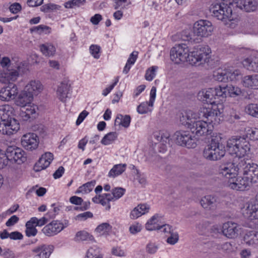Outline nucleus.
<instances>
[{"mask_svg":"<svg viewBox=\"0 0 258 258\" xmlns=\"http://www.w3.org/2000/svg\"><path fill=\"white\" fill-rule=\"evenodd\" d=\"M243 67L251 71L258 72V57H249L242 61Z\"/></svg>","mask_w":258,"mask_h":258,"instance_id":"obj_30","label":"nucleus"},{"mask_svg":"<svg viewBox=\"0 0 258 258\" xmlns=\"http://www.w3.org/2000/svg\"><path fill=\"white\" fill-rule=\"evenodd\" d=\"M38 107L35 105H27L25 111H22L21 116L23 120H27L30 118H33L35 117L36 110Z\"/></svg>","mask_w":258,"mask_h":258,"instance_id":"obj_35","label":"nucleus"},{"mask_svg":"<svg viewBox=\"0 0 258 258\" xmlns=\"http://www.w3.org/2000/svg\"><path fill=\"white\" fill-rule=\"evenodd\" d=\"M241 84L245 88L258 89V74L244 76L242 79Z\"/></svg>","mask_w":258,"mask_h":258,"instance_id":"obj_24","label":"nucleus"},{"mask_svg":"<svg viewBox=\"0 0 258 258\" xmlns=\"http://www.w3.org/2000/svg\"><path fill=\"white\" fill-rule=\"evenodd\" d=\"M158 67L152 66L149 68L146 72L145 79L149 81H152L156 75V72L158 70Z\"/></svg>","mask_w":258,"mask_h":258,"instance_id":"obj_49","label":"nucleus"},{"mask_svg":"<svg viewBox=\"0 0 258 258\" xmlns=\"http://www.w3.org/2000/svg\"><path fill=\"white\" fill-rule=\"evenodd\" d=\"M227 75V71L225 70H219L214 73L213 78L216 81L226 82L228 81Z\"/></svg>","mask_w":258,"mask_h":258,"instance_id":"obj_40","label":"nucleus"},{"mask_svg":"<svg viewBox=\"0 0 258 258\" xmlns=\"http://www.w3.org/2000/svg\"><path fill=\"white\" fill-rule=\"evenodd\" d=\"M50 28L47 26L40 25L38 26L33 27L30 30L32 32H35L39 34L45 32V33H50Z\"/></svg>","mask_w":258,"mask_h":258,"instance_id":"obj_51","label":"nucleus"},{"mask_svg":"<svg viewBox=\"0 0 258 258\" xmlns=\"http://www.w3.org/2000/svg\"><path fill=\"white\" fill-rule=\"evenodd\" d=\"M211 50L207 46H194L189 50L187 62L191 65L199 66L205 62H208L211 57Z\"/></svg>","mask_w":258,"mask_h":258,"instance_id":"obj_5","label":"nucleus"},{"mask_svg":"<svg viewBox=\"0 0 258 258\" xmlns=\"http://www.w3.org/2000/svg\"><path fill=\"white\" fill-rule=\"evenodd\" d=\"M40 49L41 52L46 56H53L55 52V47L49 43L43 44L40 45Z\"/></svg>","mask_w":258,"mask_h":258,"instance_id":"obj_38","label":"nucleus"},{"mask_svg":"<svg viewBox=\"0 0 258 258\" xmlns=\"http://www.w3.org/2000/svg\"><path fill=\"white\" fill-rule=\"evenodd\" d=\"M0 121V133L3 135L10 136L16 133L20 128L19 123L17 120Z\"/></svg>","mask_w":258,"mask_h":258,"instance_id":"obj_15","label":"nucleus"},{"mask_svg":"<svg viewBox=\"0 0 258 258\" xmlns=\"http://www.w3.org/2000/svg\"><path fill=\"white\" fill-rule=\"evenodd\" d=\"M9 165L6 152L0 149V169H3Z\"/></svg>","mask_w":258,"mask_h":258,"instance_id":"obj_52","label":"nucleus"},{"mask_svg":"<svg viewBox=\"0 0 258 258\" xmlns=\"http://www.w3.org/2000/svg\"><path fill=\"white\" fill-rule=\"evenodd\" d=\"M18 93V89L17 86L9 83L8 85L2 88L0 90V99L2 101H8L14 99Z\"/></svg>","mask_w":258,"mask_h":258,"instance_id":"obj_13","label":"nucleus"},{"mask_svg":"<svg viewBox=\"0 0 258 258\" xmlns=\"http://www.w3.org/2000/svg\"><path fill=\"white\" fill-rule=\"evenodd\" d=\"M33 96L25 89L18 96L16 100L17 105L21 107L27 106L33 100Z\"/></svg>","mask_w":258,"mask_h":258,"instance_id":"obj_26","label":"nucleus"},{"mask_svg":"<svg viewBox=\"0 0 258 258\" xmlns=\"http://www.w3.org/2000/svg\"><path fill=\"white\" fill-rule=\"evenodd\" d=\"M239 179L237 176L231 177L227 181V185L231 189L238 190Z\"/></svg>","mask_w":258,"mask_h":258,"instance_id":"obj_50","label":"nucleus"},{"mask_svg":"<svg viewBox=\"0 0 258 258\" xmlns=\"http://www.w3.org/2000/svg\"><path fill=\"white\" fill-rule=\"evenodd\" d=\"M240 171L251 183L258 181V165L254 163H246L244 160L239 161Z\"/></svg>","mask_w":258,"mask_h":258,"instance_id":"obj_8","label":"nucleus"},{"mask_svg":"<svg viewBox=\"0 0 258 258\" xmlns=\"http://www.w3.org/2000/svg\"><path fill=\"white\" fill-rule=\"evenodd\" d=\"M96 184L95 180H92L88 182L83 185L79 187L78 189L77 190V193L82 192V193H88L92 190L93 187L95 186Z\"/></svg>","mask_w":258,"mask_h":258,"instance_id":"obj_39","label":"nucleus"},{"mask_svg":"<svg viewBox=\"0 0 258 258\" xmlns=\"http://www.w3.org/2000/svg\"><path fill=\"white\" fill-rule=\"evenodd\" d=\"M5 152L9 163L11 162L21 164L26 160L24 151L20 148L10 146Z\"/></svg>","mask_w":258,"mask_h":258,"instance_id":"obj_12","label":"nucleus"},{"mask_svg":"<svg viewBox=\"0 0 258 258\" xmlns=\"http://www.w3.org/2000/svg\"><path fill=\"white\" fill-rule=\"evenodd\" d=\"M213 90L215 92L214 95L216 99L219 97H226L227 96L226 86L223 87L219 86V87L214 88Z\"/></svg>","mask_w":258,"mask_h":258,"instance_id":"obj_46","label":"nucleus"},{"mask_svg":"<svg viewBox=\"0 0 258 258\" xmlns=\"http://www.w3.org/2000/svg\"><path fill=\"white\" fill-rule=\"evenodd\" d=\"M191 49L188 44L181 43L176 45L170 51V57L175 63L187 62L188 54Z\"/></svg>","mask_w":258,"mask_h":258,"instance_id":"obj_7","label":"nucleus"},{"mask_svg":"<svg viewBox=\"0 0 258 258\" xmlns=\"http://www.w3.org/2000/svg\"><path fill=\"white\" fill-rule=\"evenodd\" d=\"M141 229L142 225L138 223L134 224L130 227V231L133 234H135L140 232Z\"/></svg>","mask_w":258,"mask_h":258,"instance_id":"obj_60","label":"nucleus"},{"mask_svg":"<svg viewBox=\"0 0 258 258\" xmlns=\"http://www.w3.org/2000/svg\"><path fill=\"white\" fill-rule=\"evenodd\" d=\"M244 241L250 246L258 245V232L255 231L248 232L244 236Z\"/></svg>","mask_w":258,"mask_h":258,"instance_id":"obj_32","label":"nucleus"},{"mask_svg":"<svg viewBox=\"0 0 258 258\" xmlns=\"http://www.w3.org/2000/svg\"><path fill=\"white\" fill-rule=\"evenodd\" d=\"M222 233L226 237L232 238L238 235V229L236 223L228 222L222 226Z\"/></svg>","mask_w":258,"mask_h":258,"instance_id":"obj_21","label":"nucleus"},{"mask_svg":"<svg viewBox=\"0 0 258 258\" xmlns=\"http://www.w3.org/2000/svg\"><path fill=\"white\" fill-rule=\"evenodd\" d=\"M227 147L231 154L236 155L235 158L240 159L239 161L244 160L242 158L250 152V145L244 137H232L227 141Z\"/></svg>","mask_w":258,"mask_h":258,"instance_id":"obj_3","label":"nucleus"},{"mask_svg":"<svg viewBox=\"0 0 258 258\" xmlns=\"http://www.w3.org/2000/svg\"><path fill=\"white\" fill-rule=\"evenodd\" d=\"M154 137L157 141L161 143V145L162 146V147L160 148L161 149L159 151L164 152L166 151L167 150L166 144L169 142V134L168 133H163L159 132L155 133Z\"/></svg>","mask_w":258,"mask_h":258,"instance_id":"obj_31","label":"nucleus"},{"mask_svg":"<svg viewBox=\"0 0 258 258\" xmlns=\"http://www.w3.org/2000/svg\"><path fill=\"white\" fill-rule=\"evenodd\" d=\"M149 209L150 207L147 204H140L131 211L130 217L132 219H137L148 213Z\"/></svg>","mask_w":258,"mask_h":258,"instance_id":"obj_28","label":"nucleus"},{"mask_svg":"<svg viewBox=\"0 0 258 258\" xmlns=\"http://www.w3.org/2000/svg\"><path fill=\"white\" fill-rule=\"evenodd\" d=\"M126 167V164L115 165L109 172L108 176L110 177L114 178L121 174L125 171Z\"/></svg>","mask_w":258,"mask_h":258,"instance_id":"obj_37","label":"nucleus"},{"mask_svg":"<svg viewBox=\"0 0 258 258\" xmlns=\"http://www.w3.org/2000/svg\"><path fill=\"white\" fill-rule=\"evenodd\" d=\"M64 228L63 224L58 221H53L46 225L42 230L46 236H51L60 232Z\"/></svg>","mask_w":258,"mask_h":258,"instance_id":"obj_16","label":"nucleus"},{"mask_svg":"<svg viewBox=\"0 0 258 258\" xmlns=\"http://www.w3.org/2000/svg\"><path fill=\"white\" fill-rule=\"evenodd\" d=\"M125 189L122 187H115L112 189V198L113 201L121 198L124 194Z\"/></svg>","mask_w":258,"mask_h":258,"instance_id":"obj_48","label":"nucleus"},{"mask_svg":"<svg viewBox=\"0 0 258 258\" xmlns=\"http://www.w3.org/2000/svg\"><path fill=\"white\" fill-rule=\"evenodd\" d=\"M2 77L0 78V81L6 83V81L10 83V81H15L18 77L19 73L16 70H8L7 72L2 74Z\"/></svg>","mask_w":258,"mask_h":258,"instance_id":"obj_33","label":"nucleus"},{"mask_svg":"<svg viewBox=\"0 0 258 258\" xmlns=\"http://www.w3.org/2000/svg\"><path fill=\"white\" fill-rule=\"evenodd\" d=\"M246 112L255 117L258 118V105L251 103L247 105L245 107Z\"/></svg>","mask_w":258,"mask_h":258,"instance_id":"obj_44","label":"nucleus"},{"mask_svg":"<svg viewBox=\"0 0 258 258\" xmlns=\"http://www.w3.org/2000/svg\"><path fill=\"white\" fill-rule=\"evenodd\" d=\"M221 138L215 137L213 138L210 144L207 145L203 150V157L210 161H216L221 159L225 154V150L223 146L220 143Z\"/></svg>","mask_w":258,"mask_h":258,"instance_id":"obj_4","label":"nucleus"},{"mask_svg":"<svg viewBox=\"0 0 258 258\" xmlns=\"http://www.w3.org/2000/svg\"><path fill=\"white\" fill-rule=\"evenodd\" d=\"M227 94L231 97H236L244 94V91L238 87L232 85H226Z\"/></svg>","mask_w":258,"mask_h":258,"instance_id":"obj_36","label":"nucleus"},{"mask_svg":"<svg viewBox=\"0 0 258 258\" xmlns=\"http://www.w3.org/2000/svg\"><path fill=\"white\" fill-rule=\"evenodd\" d=\"M214 27L211 22L200 20L195 23L193 26V33L198 36L206 37L211 35Z\"/></svg>","mask_w":258,"mask_h":258,"instance_id":"obj_10","label":"nucleus"},{"mask_svg":"<svg viewBox=\"0 0 258 258\" xmlns=\"http://www.w3.org/2000/svg\"><path fill=\"white\" fill-rule=\"evenodd\" d=\"M76 238L78 240H85L89 236V234L85 231H80L76 234Z\"/></svg>","mask_w":258,"mask_h":258,"instance_id":"obj_63","label":"nucleus"},{"mask_svg":"<svg viewBox=\"0 0 258 258\" xmlns=\"http://www.w3.org/2000/svg\"><path fill=\"white\" fill-rule=\"evenodd\" d=\"M233 0H219L213 4L210 11L213 16L224 22L230 28H234L239 21V17L233 12Z\"/></svg>","mask_w":258,"mask_h":258,"instance_id":"obj_2","label":"nucleus"},{"mask_svg":"<svg viewBox=\"0 0 258 258\" xmlns=\"http://www.w3.org/2000/svg\"><path fill=\"white\" fill-rule=\"evenodd\" d=\"M200 204L207 210H214L217 206V198L211 195H207L201 199Z\"/></svg>","mask_w":258,"mask_h":258,"instance_id":"obj_25","label":"nucleus"},{"mask_svg":"<svg viewBox=\"0 0 258 258\" xmlns=\"http://www.w3.org/2000/svg\"><path fill=\"white\" fill-rule=\"evenodd\" d=\"M26 229L25 231L26 234L28 237L35 236L37 233V230L35 226H28L26 224Z\"/></svg>","mask_w":258,"mask_h":258,"instance_id":"obj_59","label":"nucleus"},{"mask_svg":"<svg viewBox=\"0 0 258 258\" xmlns=\"http://www.w3.org/2000/svg\"><path fill=\"white\" fill-rule=\"evenodd\" d=\"M223 105L221 104L212 105L211 108L203 107L198 112H197L202 117L207 119L208 123L216 124L220 121V118L223 113Z\"/></svg>","mask_w":258,"mask_h":258,"instance_id":"obj_6","label":"nucleus"},{"mask_svg":"<svg viewBox=\"0 0 258 258\" xmlns=\"http://www.w3.org/2000/svg\"><path fill=\"white\" fill-rule=\"evenodd\" d=\"M111 229V226L108 223H103L99 225L96 228V231L99 233H105Z\"/></svg>","mask_w":258,"mask_h":258,"instance_id":"obj_54","label":"nucleus"},{"mask_svg":"<svg viewBox=\"0 0 258 258\" xmlns=\"http://www.w3.org/2000/svg\"><path fill=\"white\" fill-rule=\"evenodd\" d=\"M150 95V97L149 101V106L152 107L156 95V88L155 87L153 86L152 87Z\"/></svg>","mask_w":258,"mask_h":258,"instance_id":"obj_61","label":"nucleus"},{"mask_svg":"<svg viewBox=\"0 0 258 258\" xmlns=\"http://www.w3.org/2000/svg\"><path fill=\"white\" fill-rule=\"evenodd\" d=\"M239 179V189L238 190H244L250 186V184L251 183L248 179L245 178L244 176L243 177H238Z\"/></svg>","mask_w":258,"mask_h":258,"instance_id":"obj_47","label":"nucleus"},{"mask_svg":"<svg viewBox=\"0 0 258 258\" xmlns=\"http://www.w3.org/2000/svg\"><path fill=\"white\" fill-rule=\"evenodd\" d=\"M161 217L158 214L154 215L146 224L145 227L149 231L159 230L160 226L158 224Z\"/></svg>","mask_w":258,"mask_h":258,"instance_id":"obj_34","label":"nucleus"},{"mask_svg":"<svg viewBox=\"0 0 258 258\" xmlns=\"http://www.w3.org/2000/svg\"><path fill=\"white\" fill-rule=\"evenodd\" d=\"M14 108L9 104L0 106V121H9L16 120L14 117Z\"/></svg>","mask_w":258,"mask_h":258,"instance_id":"obj_20","label":"nucleus"},{"mask_svg":"<svg viewBox=\"0 0 258 258\" xmlns=\"http://www.w3.org/2000/svg\"><path fill=\"white\" fill-rule=\"evenodd\" d=\"M170 235L168 237L166 241L171 245H174L177 242L179 239L178 234L176 232L173 231L169 233Z\"/></svg>","mask_w":258,"mask_h":258,"instance_id":"obj_53","label":"nucleus"},{"mask_svg":"<svg viewBox=\"0 0 258 258\" xmlns=\"http://www.w3.org/2000/svg\"><path fill=\"white\" fill-rule=\"evenodd\" d=\"M86 258H102L100 249L96 247H91L88 250Z\"/></svg>","mask_w":258,"mask_h":258,"instance_id":"obj_45","label":"nucleus"},{"mask_svg":"<svg viewBox=\"0 0 258 258\" xmlns=\"http://www.w3.org/2000/svg\"><path fill=\"white\" fill-rule=\"evenodd\" d=\"M53 159V155L50 152L43 154L38 161L35 164L34 169L36 172H39L48 167Z\"/></svg>","mask_w":258,"mask_h":258,"instance_id":"obj_19","label":"nucleus"},{"mask_svg":"<svg viewBox=\"0 0 258 258\" xmlns=\"http://www.w3.org/2000/svg\"><path fill=\"white\" fill-rule=\"evenodd\" d=\"M227 74L228 80L231 81H236L242 79V74L239 70L228 71Z\"/></svg>","mask_w":258,"mask_h":258,"instance_id":"obj_43","label":"nucleus"},{"mask_svg":"<svg viewBox=\"0 0 258 258\" xmlns=\"http://www.w3.org/2000/svg\"><path fill=\"white\" fill-rule=\"evenodd\" d=\"M221 249L224 251L229 252L234 250V246L231 242H225L221 245Z\"/></svg>","mask_w":258,"mask_h":258,"instance_id":"obj_64","label":"nucleus"},{"mask_svg":"<svg viewBox=\"0 0 258 258\" xmlns=\"http://www.w3.org/2000/svg\"><path fill=\"white\" fill-rule=\"evenodd\" d=\"M202 118L197 112L189 110L181 114L179 121L197 137L211 134L214 128L213 125L208 123L207 121L202 120Z\"/></svg>","mask_w":258,"mask_h":258,"instance_id":"obj_1","label":"nucleus"},{"mask_svg":"<svg viewBox=\"0 0 258 258\" xmlns=\"http://www.w3.org/2000/svg\"><path fill=\"white\" fill-rule=\"evenodd\" d=\"M234 7H237L246 12L255 11L257 8L258 3L256 0H237L233 1Z\"/></svg>","mask_w":258,"mask_h":258,"instance_id":"obj_18","label":"nucleus"},{"mask_svg":"<svg viewBox=\"0 0 258 258\" xmlns=\"http://www.w3.org/2000/svg\"><path fill=\"white\" fill-rule=\"evenodd\" d=\"M148 106H149V102H143L138 106L137 111L140 114L146 113L149 111Z\"/></svg>","mask_w":258,"mask_h":258,"instance_id":"obj_57","label":"nucleus"},{"mask_svg":"<svg viewBox=\"0 0 258 258\" xmlns=\"http://www.w3.org/2000/svg\"><path fill=\"white\" fill-rule=\"evenodd\" d=\"M71 85L68 80H65L61 82L58 86L56 94L58 98L63 102H66L68 94L70 91Z\"/></svg>","mask_w":258,"mask_h":258,"instance_id":"obj_23","label":"nucleus"},{"mask_svg":"<svg viewBox=\"0 0 258 258\" xmlns=\"http://www.w3.org/2000/svg\"><path fill=\"white\" fill-rule=\"evenodd\" d=\"M21 144L23 147L27 150H34L38 145V137L34 133L25 134L21 139Z\"/></svg>","mask_w":258,"mask_h":258,"instance_id":"obj_14","label":"nucleus"},{"mask_svg":"<svg viewBox=\"0 0 258 258\" xmlns=\"http://www.w3.org/2000/svg\"><path fill=\"white\" fill-rule=\"evenodd\" d=\"M117 137V136L116 132L109 133L103 138L101 143L104 145L111 144L115 141Z\"/></svg>","mask_w":258,"mask_h":258,"instance_id":"obj_41","label":"nucleus"},{"mask_svg":"<svg viewBox=\"0 0 258 258\" xmlns=\"http://www.w3.org/2000/svg\"><path fill=\"white\" fill-rule=\"evenodd\" d=\"M53 250L52 245H43L34 248L33 251L37 253L35 258H48Z\"/></svg>","mask_w":258,"mask_h":258,"instance_id":"obj_27","label":"nucleus"},{"mask_svg":"<svg viewBox=\"0 0 258 258\" xmlns=\"http://www.w3.org/2000/svg\"><path fill=\"white\" fill-rule=\"evenodd\" d=\"M25 89L33 96L36 95L43 89L41 83L38 81H31L25 87Z\"/></svg>","mask_w":258,"mask_h":258,"instance_id":"obj_29","label":"nucleus"},{"mask_svg":"<svg viewBox=\"0 0 258 258\" xmlns=\"http://www.w3.org/2000/svg\"><path fill=\"white\" fill-rule=\"evenodd\" d=\"M176 144L187 148H194L196 147V140L187 131H177L174 135Z\"/></svg>","mask_w":258,"mask_h":258,"instance_id":"obj_11","label":"nucleus"},{"mask_svg":"<svg viewBox=\"0 0 258 258\" xmlns=\"http://www.w3.org/2000/svg\"><path fill=\"white\" fill-rule=\"evenodd\" d=\"M100 203L103 206H107L106 209L109 210L110 209V205L109 202L110 201H113L112 198V195L110 194H103L100 195Z\"/></svg>","mask_w":258,"mask_h":258,"instance_id":"obj_42","label":"nucleus"},{"mask_svg":"<svg viewBox=\"0 0 258 258\" xmlns=\"http://www.w3.org/2000/svg\"><path fill=\"white\" fill-rule=\"evenodd\" d=\"M214 93L213 88L204 89L199 91L197 97L199 100L204 103L210 104L212 105L217 104Z\"/></svg>","mask_w":258,"mask_h":258,"instance_id":"obj_17","label":"nucleus"},{"mask_svg":"<svg viewBox=\"0 0 258 258\" xmlns=\"http://www.w3.org/2000/svg\"><path fill=\"white\" fill-rule=\"evenodd\" d=\"M244 216L251 219L258 218V202L255 200L250 201L244 213Z\"/></svg>","mask_w":258,"mask_h":258,"instance_id":"obj_22","label":"nucleus"},{"mask_svg":"<svg viewBox=\"0 0 258 258\" xmlns=\"http://www.w3.org/2000/svg\"><path fill=\"white\" fill-rule=\"evenodd\" d=\"M100 50V47L97 45H91L90 47V52L95 58L99 57Z\"/></svg>","mask_w":258,"mask_h":258,"instance_id":"obj_58","label":"nucleus"},{"mask_svg":"<svg viewBox=\"0 0 258 258\" xmlns=\"http://www.w3.org/2000/svg\"><path fill=\"white\" fill-rule=\"evenodd\" d=\"M247 136L251 140H258V128H252L248 130L247 133Z\"/></svg>","mask_w":258,"mask_h":258,"instance_id":"obj_55","label":"nucleus"},{"mask_svg":"<svg viewBox=\"0 0 258 258\" xmlns=\"http://www.w3.org/2000/svg\"><path fill=\"white\" fill-rule=\"evenodd\" d=\"M239 160V158H234L233 162L221 165L219 169V174L227 180L231 177L237 176L238 171H240Z\"/></svg>","mask_w":258,"mask_h":258,"instance_id":"obj_9","label":"nucleus"},{"mask_svg":"<svg viewBox=\"0 0 258 258\" xmlns=\"http://www.w3.org/2000/svg\"><path fill=\"white\" fill-rule=\"evenodd\" d=\"M93 214L90 212H86L78 215L76 219L80 220H85L88 218H92Z\"/></svg>","mask_w":258,"mask_h":258,"instance_id":"obj_62","label":"nucleus"},{"mask_svg":"<svg viewBox=\"0 0 258 258\" xmlns=\"http://www.w3.org/2000/svg\"><path fill=\"white\" fill-rule=\"evenodd\" d=\"M158 249V245L152 242H149L146 247V251L150 254L155 253Z\"/></svg>","mask_w":258,"mask_h":258,"instance_id":"obj_56","label":"nucleus"}]
</instances>
